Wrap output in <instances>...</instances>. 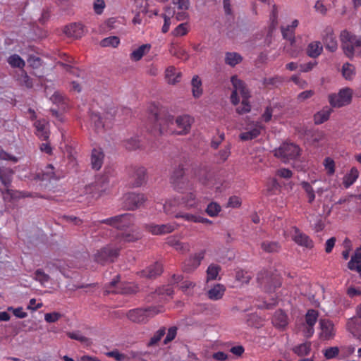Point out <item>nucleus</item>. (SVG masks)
Returning <instances> with one entry per match:
<instances>
[{"label":"nucleus","instance_id":"obj_26","mask_svg":"<svg viewBox=\"0 0 361 361\" xmlns=\"http://www.w3.org/2000/svg\"><path fill=\"white\" fill-rule=\"evenodd\" d=\"M272 323L277 328L286 327L288 324L286 314L281 310L276 311L272 319Z\"/></svg>","mask_w":361,"mask_h":361},{"label":"nucleus","instance_id":"obj_46","mask_svg":"<svg viewBox=\"0 0 361 361\" xmlns=\"http://www.w3.org/2000/svg\"><path fill=\"white\" fill-rule=\"evenodd\" d=\"M281 32L283 37L288 40L291 44L295 42V30L290 28L289 25L286 27H281Z\"/></svg>","mask_w":361,"mask_h":361},{"label":"nucleus","instance_id":"obj_42","mask_svg":"<svg viewBox=\"0 0 361 361\" xmlns=\"http://www.w3.org/2000/svg\"><path fill=\"white\" fill-rule=\"evenodd\" d=\"M318 312L315 310H309L305 314V324L314 326L318 319Z\"/></svg>","mask_w":361,"mask_h":361},{"label":"nucleus","instance_id":"obj_63","mask_svg":"<svg viewBox=\"0 0 361 361\" xmlns=\"http://www.w3.org/2000/svg\"><path fill=\"white\" fill-rule=\"evenodd\" d=\"M314 94L313 90H306L300 92L297 96V100L298 102H303L304 101L311 98Z\"/></svg>","mask_w":361,"mask_h":361},{"label":"nucleus","instance_id":"obj_52","mask_svg":"<svg viewBox=\"0 0 361 361\" xmlns=\"http://www.w3.org/2000/svg\"><path fill=\"white\" fill-rule=\"evenodd\" d=\"M324 166L328 175L331 176L335 173V162L331 157L324 159Z\"/></svg>","mask_w":361,"mask_h":361},{"label":"nucleus","instance_id":"obj_37","mask_svg":"<svg viewBox=\"0 0 361 361\" xmlns=\"http://www.w3.org/2000/svg\"><path fill=\"white\" fill-rule=\"evenodd\" d=\"M262 128L259 126H256L250 130L242 133L240 135V137L242 140H251L258 137L261 133Z\"/></svg>","mask_w":361,"mask_h":361},{"label":"nucleus","instance_id":"obj_41","mask_svg":"<svg viewBox=\"0 0 361 361\" xmlns=\"http://www.w3.org/2000/svg\"><path fill=\"white\" fill-rule=\"evenodd\" d=\"M119 44L120 39L116 36H111L109 37H106L100 42V45L102 47H111L116 48L118 46Z\"/></svg>","mask_w":361,"mask_h":361},{"label":"nucleus","instance_id":"obj_29","mask_svg":"<svg viewBox=\"0 0 361 361\" xmlns=\"http://www.w3.org/2000/svg\"><path fill=\"white\" fill-rule=\"evenodd\" d=\"M62 176L55 171L51 164H48L42 171V176L37 175V178L41 180L59 179Z\"/></svg>","mask_w":361,"mask_h":361},{"label":"nucleus","instance_id":"obj_44","mask_svg":"<svg viewBox=\"0 0 361 361\" xmlns=\"http://www.w3.org/2000/svg\"><path fill=\"white\" fill-rule=\"evenodd\" d=\"M243 60V57L236 52H227V64L235 66L240 63Z\"/></svg>","mask_w":361,"mask_h":361},{"label":"nucleus","instance_id":"obj_7","mask_svg":"<svg viewBox=\"0 0 361 361\" xmlns=\"http://www.w3.org/2000/svg\"><path fill=\"white\" fill-rule=\"evenodd\" d=\"M119 276H116L106 287V292L109 293L130 294L135 293L138 288L130 283H122L119 281Z\"/></svg>","mask_w":361,"mask_h":361},{"label":"nucleus","instance_id":"obj_12","mask_svg":"<svg viewBox=\"0 0 361 361\" xmlns=\"http://www.w3.org/2000/svg\"><path fill=\"white\" fill-rule=\"evenodd\" d=\"M118 248L106 246L98 250L94 255V260L102 264L111 262L118 255Z\"/></svg>","mask_w":361,"mask_h":361},{"label":"nucleus","instance_id":"obj_10","mask_svg":"<svg viewBox=\"0 0 361 361\" xmlns=\"http://www.w3.org/2000/svg\"><path fill=\"white\" fill-rule=\"evenodd\" d=\"M257 281L266 292H274L279 288L281 282L278 276H269L267 271L260 272L257 275Z\"/></svg>","mask_w":361,"mask_h":361},{"label":"nucleus","instance_id":"obj_22","mask_svg":"<svg viewBox=\"0 0 361 361\" xmlns=\"http://www.w3.org/2000/svg\"><path fill=\"white\" fill-rule=\"evenodd\" d=\"M104 154L102 149L94 148L91 154V166L96 171L99 170L104 162Z\"/></svg>","mask_w":361,"mask_h":361},{"label":"nucleus","instance_id":"obj_23","mask_svg":"<svg viewBox=\"0 0 361 361\" xmlns=\"http://www.w3.org/2000/svg\"><path fill=\"white\" fill-rule=\"evenodd\" d=\"M49 123L44 120H38L35 123L36 134L42 140H47L49 137L48 130Z\"/></svg>","mask_w":361,"mask_h":361},{"label":"nucleus","instance_id":"obj_32","mask_svg":"<svg viewBox=\"0 0 361 361\" xmlns=\"http://www.w3.org/2000/svg\"><path fill=\"white\" fill-rule=\"evenodd\" d=\"M150 47V45L148 44L140 46L137 49L131 52L130 55V59L134 61H140L142 56L149 51Z\"/></svg>","mask_w":361,"mask_h":361},{"label":"nucleus","instance_id":"obj_51","mask_svg":"<svg viewBox=\"0 0 361 361\" xmlns=\"http://www.w3.org/2000/svg\"><path fill=\"white\" fill-rule=\"evenodd\" d=\"M188 32V25L187 23H181L178 25L172 32V35L175 37H182Z\"/></svg>","mask_w":361,"mask_h":361},{"label":"nucleus","instance_id":"obj_28","mask_svg":"<svg viewBox=\"0 0 361 361\" xmlns=\"http://www.w3.org/2000/svg\"><path fill=\"white\" fill-rule=\"evenodd\" d=\"M359 171L355 166L352 167L343 177V184L345 188L350 187L358 178Z\"/></svg>","mask_w":361,"mask_h":361},{"label":"nucleus","instance_id":"obj_56","mask_svg":"<svg viewBox=\"0 0 361 361\" xmlns=\"http://www.w3.org/2000/svg\"><path fill=\"white\" fill-rule=\"evenodd\" d=\"M178 328L176 326H171L169 328L166 336L164 339V344L166 345L171 342L177 335Z\"/></svg>","mask_w":361,"mask_h":361},{"label":"nucleus","instance_id":"obj_43","mask_svg":"<svg viewBox=\"0 0 361 361\" xmlns=\"http://www.w3.org/2000/svg\"><path fill=\"white\" fill-rule=\"evenodd\" d=\"M166 334L165 327H161L159 330H157L153 336L151 338L148 343V346H153L157 345L161 339L164 337Z\"/></svg>","mask_w":361,"mask_h":361},{"label":"nucleus","instance_id":"obj_33","mask_svg":"<svg viewBox=\"0 0 361 361\" xmlns=\"http://www.w3.org/2000/svg\"><path fill=\"white\" fill-rule=\"evenodd\" d=\"M13 171L9 168L0 167V180L6 187H8L12 181Z\"/></svg>","mask_w":361,"mask_h":361},{"label":"nucleus","instance_id":"obj_13","mask_svg":"<svg viewBox=\"0 0 361 361\" xmlns=\"http://www.w3.org/2000/svg\"><path fill=\"white\" fill-rule=\"evenodd\" d=\"M145 200L143 194L128 192L123 196V206L128 210H135L142 205Z\"/></svg>","mask_w":361,"mask_h":361},{"label":"nucleus","instance_id":"obj_2","mask_svg":"<svg viewBox=\"0 0 361 361\" xmlns=\"http://www.w3.org/2000/svg\"><path fill=\"white\" fill-rule=\"evenodd\" d=\"M231 81L233 87V90L231 95V102L234 105H236L239 102V96L242 98L240 106L236 108V111L239 114H244L250 112L251 110V105L248 101L250 92L246 88L245 82L238 79L237 76H233Z\"/></svg>","mask_w":361,"mask_h":361},{"label":"nucleus","instance_id":"obj_27","mask_svg":"<svg viewBox=\"0 0 361 361\" xmlns=\"http://www.w3.org/2000/svg\"><path fill=\"white\" fill-rule=\"evenodd\" d=\"M323 51V47L320 42L314 41L310 43L307 47L306 53L311 58H317Z\"/></svg>","mask_w":361,"mask_h":361},{"label":"nucleus","instance_id":"obj_20","mask_svg":"<svg viewBox=\"0 0 361 361\" xmlns=\"http://www.w3.org/2000/svg\"><path fill=\"white\" fill-rule=\"evenodd\" d=\"M64 33L70 37L80 38L85 33L84 27L81 23H71L64 28Z\"/></svg>","mask_w":361,"mask_h":361},{"label":"nucleus","instance_id":"obj_40","mask_svg":"<svg viewBox=\"0 0 361 361\" xmlns=\"http://www.w3.org/2000/svg\"><path fill=\"white\" fill-rule=\"evenodd\" d=\"M247 324L255 328H259L263 325V319L256 314H251L246 319Z\"/></svg>","mask_w":361,"mask_h":361},{"label":"nucleus","instance_id":"obj_39","mask_svg":"<svg viewBox=\"0 0 361 361\" xmlns=\"http://www.w3.org/2000/svg\"><path fill=\"white\" fill-rule=\"evenodd\" d=\"M224 293V286L217 284L208 291V296L212 300H218L223 296Z\"/></svg>","mask_w":361,"mask_h":361},{"label":"nucleus","instance_id":"obj_1","mask_svg":"<svg viewBox=\"0 0 361 361\" xmlns=\"http://www.w3.org/2000/svg\"><path fill=\"white\" fill-rule=\"evenodd\" d=\"M154 124L151 129L154 133L185 135L189 133L192 122L188 115H181L176 119L168 114L153 116Z\"/></svg>","mask_w":361,"mask_h":361},{"label":"nucleus","instance_id":"obj_47","mask_svg":"<svg viewBox=\"0 0 361 361\" xmlns=\"http://www.w3.org/2000/svg\"><path fill=\"white\" fill-rule=\"evenodd\" d=\"M91 121L94 123L95 130L97 133H100L102 131L104 125L103 123V121L102 120V117L99 114L96 113H92L91 114Z\"/></svg>","mask_w":361,"mask_h":361},{"label":"nucleus","instance_id":"obj_58","mask_svg":"<svg viewBox=\"0 0 361 361\" xmlns=\"http://www.w3.org/2000/svg\"><path fill=\"white\" fill-rule=\"evenodd\" d=\"M67 335L70 338L80 341L81 343H90L89 338L84 336L79 332H68V333H67Z\"/></svg>","mask_w":361,"mask_h":361},{"label":"nucleus","instance_id":"obj_18","mask_svg":"<svg viewBox=\"0 0 361 361\" xmlns=\"http://www.w3.org/2000/svg\"><path fill=\"white\" fill-rule=\"evenodd\" d=\"M294 234L292 238L295 243L298 245L305 247L307 248H312L314 245L313 241L308 235L301 232L300 230L296 226L293 227Z\"/></svg>","mask_w":361,"mask_h":361},{"label":"nucleus","instance_id":"obj_4","mask_svg":"<svg viewBox=\"0 0 361 361\" xmlns=\"http://www.w3.org/2000/svg\"><path fill=\"white\" fill-rule=\"evenodd\" d=\"M163 311L162 306H154L145 309L136 308L129 310L127 313V317L134 323H146L149 319Z\"/></svg>","mask_w":361,"mask_h":361},{"label":"nucleus","instance_id":"obj_3","mask_svg":"<svg viewBox=\"0 0 361 361\" xmlns=\"http://www.w3.org/2000/svg\"><path fill=\"white\" fill-rule=\"evenodd\" d=\"M341 47L346 56L352 58L355 55L361 56V38L357 37L347 30L340 34Z\"/></svg>","mask_w":361,"mask_h":361},{"label":"nucleus","instance_id":"obj_49","mask_svg":"<svg viewBox=\"0 0 361 361\" xmlns=\"http://www.w3.org/2000/svg\"><path fill=\"white\" fill-rule=\"evenodd\" d=\"M220 268L219 266L215 264H211L208 267L207 270V280H214L216 279L219 272Z\"/></svg>","mask_w":361,"mask_h":361},{"label":"nucleus","instance_id":"obj_60","mask_svg":"<svg viewBox=\"0 0 361 361\" xmlns=\"http://www.w3.org/2000/svg\"><path fill=\"white\" fill-rule=\"evenodd\" d=\"M242 204L241 199L238 196H231L227 202V207L238 208Z\"/></svg>","mask_w":361,"mask_h":361},{"label":"nucleus","instance_id":"obj_31","mask_svg":"<svg viewBox=\"0 0 361 361\" xmlns=\"http://www.w3.org/2000/svg\"><path fill=\"white\" fill-rule=\"evenodd\" d=\"M235 284L232 286L233 287L240 286L243 283H248L252 278V274L248 271L240 269L235 271Z\"/></svg>","mask_w":361,"mask_h":361},{"label":"nucleus","instance_id":"obj_61","mask_svg":"<svg viewBox=\"0 0 361 361\" xmlns=\"http://www.w3.org/2000/svg\"><path fill=\"white\" fill-rule=\"evenodd\" d=\"M8 311H11L13 314L18 318L23 319L27 316V312L23 310V308L21 307L14 308L13 307H8Z\"/></svg>","mask_w":361,"mask_h":361},{"label":"nucleus","instance_id":"obj_24","mask_svg":"<svg viewBox=\"0 0 361 361\" xmlns=\"http://www.w3.org/2000/svg\"><path fill=\"white\" fill-rule=\"evenodd\" d=\"M162 264L159 262H156L149 266L145 269L142 270L141 271V274L144 277L152 279L157 277V276H159L162 273Z\"/></svg>","mask_w":361,"mask_h":361},{"label":"nucleus","instance_id":"obj_45","mask_svg":"<svg viewBox=\"0 0 361 361\" xmlns=\"http://www.w3.org/2000/svg\"><path fill=\"white\" fill-rule=\"evenodd\" d=\"M141 237L139 232L133 231L132 233H123L119 238L120 242H134Z\"/></svg>","mask_w":361,"mask_h":361},{"label":"nucleus","instance_id":"obj_54","mask_svg":"<svg viewBox=\"0 0 361 361\" xmlns=\"http://www.w3.org/2000/svg\"><path fill=\"white\" fill-rule=\"evenodd\" d=\"M20 83L27 88H31L33 86L32 80L29 77L27 73L23 70L20 77L18 78Z\"/></svg>","mask_w":361,"mask_h":361},{"label":"nucleus","instance_id":"obj_11","mask_svg":"<svg viewBox=\"0 0 361 361\" xmlns=\"http://www.w3.org/2000/svg\"><path fill=\"white\" fill-rule=\"evenodd\" d=\"M171 183L173 188L180 191L187 188L189 186V180L185 176V169L183 165H179L174 171L171 176Z\"/></svg>","mask_w":361,"mask_h":361},{"label":"nucleus","instance_id":"obj_15","mask_svg":"<svg viewBox=\"0 0 361 361\" xmlns=\"http://www.w3.org/2000/svg\"><path fill=\"white\" fill-rule=\"evenodd\" d=\"M322 40L326 50L335 52L338 49V42L331 27H326L322 33Z\"/></svg>","mask_w":361,"mask_h":361},{"label":"nucleus","instance_id":"obj_8","mask_svg":"<svg viewBox=\"0 0 361 361\" xmlns=\"http://www.w3.org/2000/svg\"><path fill=\"white\" fill-rule=\"evenodd\" d=\"M135 217L131 214H123L102 220V224L112 226L118 229H124L133 225Z\"/></svg>","mask_w":361,"mask_h":361},{"label":"nucleus","instance_id":"obj_38","mask_svg":"<svg viewBox=\"0 0 361 361\" xmlns=\"http://www.w3.org/2000/svg\"><path fill=\"white\" fill-rule=\"evenodd\" d=\"M311 350V343L310 342H305L303 343H301L298 345L295 346L293 348V351L294 353L298 355V356H305L308 355Z\"/></svg>","mask_w":361,"mask_h":361},{"label":"nucleus","instance_id":"obj_64","mask_svg":"<svg viewBox=\"0 0 361 361\" xmlns=\"http://www.w3.org/2000/svg\"><path fill=\"white\" fill-rule=\"evenodd\" d=\"M290 80L297 85L300 89H305L307 87V82L305 80L300 78L298 75H293L290 78Z\"/></svg>","mask_w":361,"mask_h":361},{"label":"nucleus","instance_id":"obj_50","mask_svg":"<svg viewBox=\"0 0 361 361\" xmlns=\"http://www.w3.org/2000/svg\"><path fill=\"white\" fill-rule=\"evenodd\" d=\"M361 263V247H357L348 263V269H353V264Z\"/></svg>","mask_w":361,"mask_h":361},{"label":"nucleus","instance_id":"obj_17","mask_svg":"<svg viewBox=\"0 0 361 361\" xmlns=\"http://www.w3.org/2000/svg\"><path fill=\"white\" fill-rule=\"evenodd\" d=\"M320 333L319 338L322 340H331L335 336L334 325L329 319H322L319 321Z\"/></svg>","mask_w":361,"mask_h":361},{"label":"nucleus","instance_id":"obj_9","mask_svg":"<svg viewBox=\"0 0 361 361\" xmlns=\"http://www.w3.org/2000/svg\"><path fill=\"white\" fill-rule=\"evenodd\" d=\"M353 91L348 87L341 89L338 94L329 95V102L333 107H341L351 102Z\"/></svg>","mask_w":361,"mask_h":361},{"label":"nucleus","instance_id":"obj_30","mask_svg":"<svg viewBox=\"0 0 361 361\" xmlns=\"http://www.w3.org/2000/svg\"><path fill=\"white\" fill-rule=\"evenodd\" d=\"M332 109L330 107L326 106L323 108L321 111L314 115V123L319 125L328 121Z\"/></svg>","mask_w":361,"mask_h":361},{"label":"nucleus","instance_id":"obj_59","mask_svg":"<svg viewBox=\"0 0 361 361\" xmlns=\"http://www.w3.org/2000/svg\"><path fill=\"white\" fill-rule=\"evenodd\" d=\"M167 243L169 245L173 247L176 250H183L186 247L185 244L180 243L173 237L169 238Z\"/></svg>","mask_w":361,"mask_h":361},{"label":"nucleus","instance_id":"obj_53","mask_svg":"<svg viewBox=\"0 0 361 361\" xmlns=\"http://www.w3.org/2000/svg\"><path fill=\"white\" fill-rule=\"evenodd\" d=\"M339 353L340 349L338 347H329L324 350V356L327 360H331L336 357L339 355Z\"/></svg>","mask_w":361,"mask_h":361},{"label":"nucleus","instance_id":"obj_5","mask_svg":"<svg viewBox=\"0 0 361 361\" xmlns=\"http://www.w3.org/2000/svg\"><path fill=\"white\" fill-rule=\"evenodd\" d=\"M197 201L193 192H189L182 197L181 200H170L164 204V211L168 215L175 214L176 207L192 208L196 207Z\"/></svg>","mask_w":361,"mask_h":361},{"label":"nucleus","instance_id":"obj_55","mask_svg":"<svg viewBox=\"0 0 361 361\" xmlns=\"http://www.w3.org/2000/svg\"><path fill=\"white\" fill-rule=\"evenodd\" d=\"M342 73L345 79L350 80L355 74L353 66L350 63L343 64L342 68Z\"/></svg>","mask_w":361,"mask_h":361},{"label":"nucleus","instance_id":"obj_36","mask_svg":"<svg viewBox=\"0 0 361 361\" xmlns=\"http://www.w3.org/2000/svg\"><path fill=\"white\" fill-rule=\"evenodd\" d=\"M192 95L195 98L200 97L202 94V81L199 76L195 75L191 81Z\"/></svg>","mask_w":361,"mask_h":361},{"label":"nucleus","instance_id":"obj_25","mask_svg":"<svg viewBox=\"0 0 361 361\" xmlns=\"http://www.w3.org/2000/svg\"><path fill=\"white\" fill-rule=\"evenodd\" d=\"M146 170L144 167H139L135 170L131 176L133 187H139L145 181Z\"/></svg>","mask_w":361,"mask_h":361},{"label":"nucleus","instance_id":"obj_62","mask_svg":"<svg viewBox=\"0 0 361 361\" xmlns=\"http://www.w3.org/2000/svg\"><path fill=\"white\" fill-rule=\"evenodd\" d=\"M35 278L36 280L39 281L42 284L46 282H48L49 279V276L41 269H37L35 271Z\"/></svg>","mask_w":361,"mask_h":361},{"label":"nucleus","instance_id":"obj_16","mask_svg":"<svg viewBox=\"0 0 361 361\" xmlns=\"http://www.w3.org/2000/svg\"><path fill=\"white\" fill-rule=\"evenodd\" d=\"M204 251L191 255L183 262V270L185 272H192L195 271L200 264L201 261L204 257Z\"/></svg>","mask_w":361,"mask_h":361},{"label":"nucleus","instance_id":"obj_19","mask_svg":"<svg viewBox=\"0 0 361 361\" xmlns=\"http://www.w3.org/2000/svg\"><path fill=\"white\" fill-rule=\"evenodd\" d=\"M182 73L173 66H168L164 72V78L169 85H174L180 81Z\"/></svg>","mask_w":361,"mask_h":361},{"label":"nucleus","instance_id":"obj_21","mask_svg":"<svg viewBox=\"0 0 361 361\" xmlns=\"http://www.w3.org/2000/svg\"><path fill=\"white\" fill-rule=\"evenodd\" d=\"M2 194L4 200L6 202L32 197V194L29 192L13 190L10 189H6L2 192Z\"/></svg>","mask_w":361,"mask_h":361},{"label":"nucleus","instance_id":"obj_34","mask_svg":"<svg viewBox=\"0 0 361 361\" xmlns=\"http://www.w3.org/2000/svg\"><path fill=\"white\" fill-rule=\"evenodd\" d=\"M262 250L267 253L278 252L281 249V245L278 242L265 240L261 243Z\"/></svg>","mask_w":361,"mask_h":361},{"label":"nucleus","instance_id":"obj_14","mask_svg":"<svg viewBox=\"0 0 361 361\" xmlns=\"http://www.w3.org/2000/svg\"><path fill=\"white\" fill-rule=\"evenodd\" d=\"M177 227L178 224L175 222L160 225L149 224H146L145 226L146 231L152 235H164L170 233L175 231Z\"/></svg>","mask_w":361,"mask_h":361},{"label":"nucleus","instance_id":"obj_48","mask_svg":"<svg viewBox=\"0 0 361 361\" xmlns=\"http://www.w3.org/2000/svg\"><path fill=\"white\" fill-rule=\"evenodd\" d=\"M301 185L304 190L305 191V192L307 193L308 202L312 203L315 199V194L313 188L312 187L310 183L305 181L302 182Z\"/></svg>","mask_w":361,"mask_h":361},{"label":"nucleus","instance_id":"obj_6","mask_svg":"<svg viewBox=\"0 0 361 361\" xmlns=\"http://www.w3.org/2000/svg\"><path fill=\"white\" fill-rule=\"evenodd\" d=\"M300 147L293 143H283L274 151L275 157L283 159L284 162L296 159L300 155Z\"/></svg>","mask_w":361,"mask_h":361},{"label":"nucleus","instance_id":"obj_35","mask_svg":"<svg viewBox=\"0 0 361 361\" xmlns=\"http://www.w3.org/2000/svg\"><path fill=\"white\" fill-rule=\"evenodd\" d=\"M7 62L12 68H18L22 71L25 66V61L16 54H12L8 57Z\"/></svg>","mask_w":361,"mask_h":361},{"label":"nucleus","instance_id":"obj_57","mask_svg":"<svg viewBox=\"0 0 361 361\" xmlns=\"http://www.w3.org/2000/svg\"><path fill=\"white\" fill-rule=\"evenodd\" d=\"M220 210L221 207L218 204L215 202H212L207 206L206 212L210 216H216L219 214Z\"/></svg>","mask_w":361,"mask_h":361}]
</instances>
